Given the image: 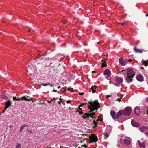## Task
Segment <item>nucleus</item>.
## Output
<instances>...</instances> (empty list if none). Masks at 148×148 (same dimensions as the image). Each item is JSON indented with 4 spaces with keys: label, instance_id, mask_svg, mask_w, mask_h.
<instances>
[{
    "label": "nucleus",
    "instance_id": "nucleus-1",
    "mask_svg": "<svg viewBox=\"0 0 148 148\" xmlns=\"http://www.w3.org/2000/svg\"><path fill=\"white\" fill-rule=\"evenodd\" d=\"M136 71L132 69H129L128 70L127 72V76L125 78V80L127 82L130 83L133 81L132 78L135 75Z\"/></svg>",
    "mask_w": 148,
    "mask_h": 148
},
{
    "label": "nucleus",
    "instance_id": "nucleus-2",
    "mask_svg": "<svg viewBox=\"0 0 148 148\" xmlns=\"http://www.w3.org/2000/svg\"><path fill=\"white\" fill-rule=\"evenodd\" d=\"M90 105L88 106V108L90 110L89 112L96 110L100 108L99 104L97 100H95L93 102L92 101L89 102Z\"/></svg>",
    "mask_w": 148,
    "mask_h": 148
},
{
    "label": "nucleus",
    "instance_id": "nucleus-3",
    "mask_svg": "<svg viewBox=\"0 0 148 148\" xmlns=\"http://www.w3.org/2000/svg\"><path fill=\"white\" fill-rule=\"evenodd\" d=\"M123 110H120L117 113L116 117V120L120 122H123L124 119H120V117L123 114Z\"/></svg>",
    "mask_w": 148,
    "mask_h": 148
},
{
    "label": "nucleus",
    "instance_id": "nucleus-4",
    "mask_svg": "<svg viewBox=\"0 0 148 148\" xmlns=\"http://www.w3.org/2000/svg\"><path fill=\"white\" fill-rule=\"evenodd\" d=\"M123 110V113L125 116H128L130 114L132 108L130 107H127L125 108Z\"/></svg>",
    "mask_w": 148,
    "mask_h": 148
},
{
    "label": "nucleus",
    "instance_id": "nucleus-5",
    "mask_svg": "<svg viewBox=\"0 0 148 148\" xmlns=\"http://www.w3.org/2000/svg\"><path fill=\"white\" fill-rule=\"evenodd\" d=\"M127 59L126 58H121L119 60V62L121 65L124 66L127 64Z\"/></svg>",
    "mask_w": 148,
    "mask_h": 148
},
{
    "label": "nucleus",
    "instance_id": "nucleus-6",
    "mask_svg": "<svg viewBox=\"0 0 148 148\" xmlns=\"http://www.w3.org/2000/svg\"><path fill=\"white\" fill-rule=\"evenodd\" d=\"M95 114L94 112L92 113H85L82 117L84 119L88 118L89 117L92 118L93 116L95 115Z\"/></svg>",
    "mask_w": 148,
    "mask_h": 148
},
{
    "label": "nucleus",
    "instance_id": "nucleus-7",
    "mask_svg": "<svg viewBox=\"0 0 148 148\" xmlns=\"http://www.w3.org/2000/svg\"><path fill=\"white\" fill-rule=\"evenodd\" d=\"M123 81V79L120 77H117L116 78L115 84L117 86H119Z\"/></svg>",
    "mask_w": 148,
    "mask_h": 148
},
{
    "label": "nucleus",
    "instance_id": "nucleus-8",
    "mask_svg": "<svg viewBox=\"0 0 148 148\" xmlns=\"http://www.w3.org/2000/svg\"><path fill=\"white\" fill-rule=\"evenodd\" d=\"M89 139L92 142H96L98 140L97 136L94 134L90 136Z\"/></svg>",
    "mask_w": 148,
    "mask_h": 148
},
{
    "label": "nucleus",
    "instance_id": "nucleus-9",
    "mask_svg": "<svg viewBox=\"0 0 148 148\" xmlns=\"http://www.w3.org/2000/svg\"><path fill=\"white\" fill-rule=\"evenodd\" d=\"M141 111L140 107L138 106L136 107L134 110V113L137 115H139Z\"/></svg>",
    "mask_w": 148,
    "mask_h": 148
},
{
    "label": "nucleus",
    "instance_id": "nucleus-10",
    "mask_svg": "<svg viewBox=\"0 0 148 148\" xmlns=\"http://www.w3.org/2000/svg\"><path fill=\"white\" fill-rule=\"evenodd\" d=\"M103 74L109 77L111 75V72L109 69H106L104 71Z\"/></svg>",
    "mask_w": 148,
    "mask_h": 148
},
{
    "label": "nucleus",
    "instance_id": "nucleus-11",
    "mask_svg": "<svg viewBox=\"0 0 148 148\" xmlns=\"http://www.w3.org/2000/svg\"><path fill=\"white\" fill-rule=\"evenodd\" d=\"M131 123L132 125L134 127H138L140 125L139 123L133 120H131Z\"/></svg>",
    "mask_w": 148,
    "mask_h": 148
},
{
    "label": "nucleus",
    "instance_id": "nucleus-12",
    "mask_svg": "<svg viewBox=\"0 0 148 148\" xmlns=\"http://www.w3.org/2000/svg\"><path fill=\"white\" fill-rule=\"evenodd\" d=\"M136 79L139 81H143L144 80L143 77L141 74H139L136 77Z\"/></svg>",
    "mask_w": 148,
    "mask_h": 148
},
{
    "label": "nucleus",
    "instance_id": "nucleus-13",
    "mask_svg": "<svg viewBox=\"0 0 148 148\" xmlns=\"http://www.w3.org/2000/svg\"><path fill=\"white\" fill-rule=\"evenodd\" d=\"M139 130L142 132H144L148 130V128L145 126H141L139 127Z\"/></svg>",
    "mask_w": 148,
    "mask_h": 148
},
{
    "label": "nucleus",
    "instance_id": "nucleus-14",
    "mask_svg": "<svg viewBox=\"0 0 148 148\" xmlns=\"http://www.w3.org/2000/svg\"><path fill=\"white\" fill-rule=\"evenodd\" d=\"M134 50L135 52L136 53H142L143 50L141 49H137L136 46L134 48Z\"/></svg>",
    "mask_w": 148,
    "mask_h": 148
},
{
    "label": "nucleus",
    "instance_id": "nucleus-15",
    "mask_svg": "<svg viewBox=\"0 0 148 148\" xmlns=\"http://www.w3.org/2000/svg\"><path fill=\"white\" fill-rule=\"evenodd\" d=\"M29 97V96H27V97H26V96H23L21 97V100H23L25 101H30V100L29 99L30 98L29 97L28 98H27Z\"/></svg>",
    "mask_w": 148,
    "mask_h": 148
},
{
    "label": "nucleus",
    "instance_id": "nucleus-16",
    "mask_svg": "<svg viewBox=\"0 0 148 148\" xmlns=\"http://www.w3.org/2000/svg\"><path fill=\"white\" fill-rule=\"evenodd\" d=\"M99 121V119H97L96 121L94 120L93 121V125H94L93 126V127L94 128H95L97 126V124H98Z\"/></svg>",
    "mask_w": 148,
    "mask_h": 148
},
{
    "label": "nucleus",
    "instance_id": "nucleus-17",
    "mask_svg": "<svg viewBox=\"0 0 148 148\" xmlns=\"http://www.w3.org/2000/svg\"><path fill=\"white\" fill-rule=\"evenodd\" d=\"M110 114L111 116L114 119H116V114L114 111H112L110 112Z\"/></svg>",
    "mask_w": 148,
    "mask_h": 148
},
{
    "label": "nucleus",
    "instance_id": "nucleus-18",
    "mask_svg": "<svg viewBox=\"0 0 148 148\" xmlns=\"http://www.w3.org/2000/svg\"><path fill=\"white\" fill-rule=\"evenodd\" d=\"M124 142L127 145H129L131 143L130 140L128 138L127 139H125Z\"/></svg>",
    "mask_w": 148,
    "mask_h": 148
},
{
    "label": "nucleus",
    "instance_id": "nucleus-19",
    "mask_svg": "<svg viewBox=\"0 0 148 148\" xmlns=\"http://www.w3.org/2000/svg\"><path fill=\"white\" fill-rule=\"evenodd\" d=\"M106 59H104L102 60V64L101 65V67H105L107 66L106 64Z\"/></svg>",
    "mask_w": 148,
    "mask_h": 148
},
{
    "label": "nucleus",
    "instance_id": "nucleus-20",
    "mask_svg": "<svg viewBox=\"0 0 148 148\" xmlns=\"http://www.w3.org/2000/svg\"><path fill=\"white\" fill-rule=\"evenodd\" d=\"M137 142L138 143L140 146L141 147H143V148H145V146L144 145V144L143 143H141L139 141H138Z\"/></svg>",
    "mask_w": 148,
    "mask_h": 148
},
{
    "label": "nucleus",
    "instance_id": "nucleus-21",
    "mask_svg": "<svg viewBox=\"0 0 148 148\" xmlns=\"http://www.w3.org/2000/svg\"><path fill=\"white\" fill-rule=\"evenodd\" d=\"M28 126V125H23L21 126V127L20 128V132H21L23 129H24V128L25 127H27Z\"/></svg>",
    "mask_w": 148,
    "mask_h": 148
},
{
    "label": "nucleus",
    "instance_id": "nucleus-22",
    "mask_svg": "<svg viewBox=\"0 0 148 148\" xmlns=\"http://www.w3.org/2000/svg\"><path fill=\"white\" fill-rule=\"evenodd\" d=\"M11 104V102L10 101H8L6 103L5 105L6 106V108H8Z\"/></svg>",
    "mask_w": 148,
    "mask_h": 148
},
{
    "label": "nucleus",
    "instance_id": "nucleus-23",
    "mask_svg": "<svg viewBox=\"0 0 148 148\" xmlns=\"http://www.w3.org/2000/svg\"><path fill=\"white\" fill-rule=\"evenodd\" d=\"M142 64H144L145 66H147L148 65V63L145 61L143 60L142 62Z\"/></svg>",
    "mask_w": 148,
    "mask_h": 148
},
{
    "label": "nucleus",
    "instance_id": "nucleus-24",
    "mask_svg": "<svg viewBox=\"0 0 148 148\" xmlns=\"http://www.w3.org/2000/svg\"><path fill=\"white\" fill-rule=\"evenodd\" d=\"M94 88H96V86H92L91 88V89L92 90V92L94 93L96 91L95 90H94Z\"/></svg>",
    "mask_w": 148,
    "mask_h": 148
},
{
    "label": "nucleus",
    "instance_id": "nucleus-25",
    "mask_svg": "<svg viewBox=\"0 0 148 148\" xmlns=\"http://www.w3.org/2000/svg\"><path fill=\"white\" fill-rule=\"evenodd\" d=\"M105 138H106L108 137L109 136V134L108 132H105L104 134Z\"/></svg>",
    "mask_w": 148,
    "mask_h": 148
},
{
    "label": "nucleus",
    "instance_id": "nucleus-26",
    "mask_svg": "<svg viewBox=\"0 0 148 148\" xmlns=\"http://www.w3.org/2000/svg\"><path fill=\"white\" fill-rule=\"evenodd\" d=\"M13 99L14 100H17V101H20L21 100V98H17L16 97H13Z\"/></svg>",
    "mask_w": 148,
    "mask_h": 148
},
{
    "label": "nucleus",
    "instance_id": "nucleus-27",
    "mask_svg": "<svg viewBox=\"0 0 148 148\" xmlns=\"http://www.w3.org/2000/svg\"><path fill=\"white\" fill-rule=\"evenodd\" d=\"M1 96H2V97L3 99H4L5 100H6L8 99L7 97L5 95H2Z\"/></svg>",
    "mask_w": 148,
    "mask_h": 148
},
{
    "label": "nucleus",
    "instance_id": "nucleus-28",
    "mask_svg": "<svg viewBox=\"0 0 148 148\" xmlns=\"http://www.w3.org/2000/svg\"><path fill=\"white\" fill-rule=\"evenodd\" d=\"M21 148V145L20 144L18 143L17 144L16 148Z\"/></svg>",
    "mask_w": 148,
    "mask_h": 148
},
{
    "label": "nucleus",
    "instance_id": "nucleus-29",
    "mask_svg": "<svg viewBox=\"0 0 148 148\" xmlns=\"http://www.w3.org/2000/svg\"><path fill=\"white\" fill-rule=\"evenodd\" d=\"M42 84L43 86H47L48 85L50 86L51 85V84L50 83H49L48 84L44 83V84Z\"/></svg>",
    "mask_w": 148,
    "mask_h": 148
},
{
    "label": "nucleus",
    "instance_id": "nucleus-30",
    "mask_svg": "<svg viewBox=\"0 0 148 148\" xmlns=\"http://www.w3.org/2000/svg\"><path fill=\"white\" fill-rule=\"evenodd\" d=\"M77 111L80 114H82L83 112H82L81 110H77Z\"/></svg>",
    "mask_w": 148,
    "mask_h": 148
},
{
    "label": "nucleus",
    "instance_id": "nucleus-31",
    "mask_svg": "<svg viewBox=\"0 0 148 148\" xmlns=\"http://www.w3.org/2000/svg\"><path fill=\"white\" fill-rule=\"evenodd\" d=\"M62 97L61 96H60V99H59L60 101L61 102L62 101L63 99Z\"/></svg>",
    "mask_w": 148,
    "mask_h": 148
},
{
    "label": "nucleus",
    "instance_id": "nucleus-32",
    "mask_svg": "<svg viewBox=\"0 0 148 148\" xmlns=\"http://www.w3.org/2000/svg\"><path fill=\"white\" fill-rule=\"evenodd\" d=\"M117 100L119 101H121V98H120V99L119 98H117Z\"/></svg>",
    "mask_w": 148,
    "mask_h": 148
},
{
    "label": "nucleus",
    "instance_id": "nucleus-33",
    "mask_svg": "<svg viewBox=\"0 0 148 148\" xmlns=\"http://www.w3.org/2000/svg\"><path fill=\"white\" fill-rule=\"evenodd\" d=\"M66 102H67V103H69L71 102V100H69L68 101H67Z\"/></svg>",
    "mask_w": 148,
    "mask_h": 148
},
{
    "label": "nucleus",
    "instance_id": "nucleus-34",
    "mask_svg": "<svg viewBox=\"0 0 148 148\" xmlns=\"http://www.w3.org/2000/svg\"><path fill=\"white\" fill-rule=\"evenodd\" d=\"M131 61H132V60H131L130 59H129V60L127 59V61H128L129 62H131Z\"/></svg>",
    "mask_w": 148,
    "mask_h": 148
},
{
    "label": "nucleus",
    "instance_id": "nucleus-35",
    "mask_svg": "<svg viewBox=\"0 0 148 148\" xmlns=\"http://www.w3.org/2000/svg\"><path fill=\"white\" fill-rule=\"evenodd\" d=\"M145 134L147 136H148V131L146 132L145 133Z\"/></svg>",
    "mask_w": 148,
    "mask_h": 148
},
{
    "label": "nucleus",
    "instance_id": "nucleus-36",
    "mask_svg": "<svg viewBox=\"0 0 148 148\" xmlns=\"http://www.w3.org/2000/svg\"><path fill=\"white\" fill-rule=\"evenodd\" d=\"M77 110H81V111H82V109L80 108H79Z\"/></svg>",
    "mask_w": 148,
    "mask_h": 148
},
{
    "label": "nucleus",
    "instance_id": "nucleus-37",
    "mask_svg": "<svg viewBox=\"0 0 148 148\" xmlns=\"http://www.w3.org/2000/svg\"><path fill=\"white\" fill-rule=\"evenodd\" d=\"M12 125H10L9 126V127H10V128L11 129L12 128Z\"/></svg>",
    "mask_w": 148,
    "mask_h": 148
},
{
    "label": "nucleus",
    "instance_id": "nucleus-38",
    "mask_svg": "<svg viewBox=\"0 0 148 148\" xmlns=\"http://www.w3.org/2000/svg\"><path fill=\"white\" fill-rule=\"evenodd\" d=\"M111 96V95H108L107 96V98H108V97Z\"/></svg>",
    "mask_w": 148,
    "mask_h": 148
},
{
    "label": "nucleus",
    "instance_id": "nucleus-39",
    "mask_svg": "<svg viewBox=\"0 0 148 148\" xmlns=\"http://www.w3.org/2000/svg\"><path fill=\"white\" fill-rule=\"evenodd\" d=\"M84 94V93L83 92H82V93H79V94L81 95H83Z\"/></svg>",
    "mask_w": 148,
    "mask_h": 148
},
{
    "label": "nucleus",
    "instance_id": "nucleus-40",
    "mask_svg": "<svg viewBox=\"0 0 148 148\" xmlns=\"http://www.w3.org/2000/svg\"><path fill=\"white\" fill-rule=\"evenodd\" d=\"M61 102L60 101L58 102V103L59 104V105H60L61 104V103H60Z\"/></svg>",
    "mask_w": 148,
    "mask_h": 148
},
{
    "label": "nucleus",
    "instance_id": "nucleus-41",
    "mask_svg": "<svg viewBox=\"0 0 148 148\" xmlns=\"http://www.w3.org/2000/svg\"><path fill=\"white\" fill-rule=\"evenodd\" d=\"M48 102L49 103H51V101H48Z\"/></svg>",
    "mask_w": 148,
    "mask_h": 148
},
{
    "label": "nucleus",
    "instance_id": "nucleus-42",
    "mask_svg": "<svg viewBox=\"0 0 148 148\" xmlns=\"http://www.w3.org/2000/svg\"><path fill=\"white\" fill-rule=\"evenodd\" d=\"M53 91L55 92H56L57 91V90H56L55 89L53 90Z\"/></svg>",
    "mask_w": 148,
    "mask_h": 148
},
{
    "label": "nucleus",
    "instance_id": "nucleus-43",
    "mask_svg": "<svg viewBox=\"0 0 148 148\" xmlns=\"http://www.w3.org/2000/svg\"><path fill=\"white\" fill-rule=\"evenodd\" d=\"M56 99L55 98H53L51 100V101H53V100H55Z\"/></svg>",
    "mask_w": 148,
    "mask_h": 148
},
{
    "label": "nucleus",
    "instance_id": "nucleus-44",
    "mask_svg": "<svg viewBox=\"0 0 148 148\" xmlns=\"http://www.w3.org/2000/svg\"><path fill=\"white\" fill-rule=\"evenodd\" d=\"M6 108V106L5 107V110H6V109L7 108Z\"/></svg>",
    "mask_w": 148,
    "mask_h": 148
},
{
    "label": "nucleus",
    "instance_id": "nucleus-45",
    "mask_svg": "<svg viewBox=\"0 0 148 148\" xmlns=\"http://www.w3.org/2000/svg\"><path fill=\"white\" fill-rule=\"evenodd\" d=\"M5 110H4L3 111V112H2V113H1V114L3 113H4V112H5Z\"/></svg>",
    "mask_w": 148,
    "mask_h": 148
},
{
    "label": "nucleus",
    "instance_id": "nucleus-46",
    "mask_svg": "<svg viewBox=\"0 0 148 148\" xmlns=\"http://www.w3.org/2000/svg\"><path fill=\"white\" fill-rule=\"evenodd\" d=\"M147 114H148V108H147Z\"/></svg>",
    "mask_w": 148,
    "mask_h": 148
},
{
    "label": "nucleus",
    "instance_id": "nucleus-47",
    "mask_svg": "<svg viewBox=\"0 0 148 148\" xmlns=\"http://www.w3.org/2000/svg\"><path fill=\"white\" fill-rule=\"evenodd\" d=\"M146 99L147 101L148 102V97Z\"/></svg>",
    "mask_w": 148,
    "mask_h": 148
},
{
    "label": "nucleus",
    "instance_id": "nucleus-48",
    "mask_svg": "<svg viewBox=\"0 0 148 148\" xmlns=\"http://www.w3.org/2000/svg\"><path fill=\"white\" fill-rule=\"evenodd\" d=\"M146 16H148V14H146Z\"/></svg>",
    "mask_w": 148,
    "mask_h": 148
},
{
    "label": "nucleus",
    "instance_id": "nucleus-49",
    "mask_svg": "<svg viewBox=\"0 0 148 148\" xmlns=\"http://www.w3.org/2000/svg\"><path fill=\"white\" fill-rule=\"evenodd\" d=\"M121 24H122V25H124V23H121Z\"/></svg>",
    "mask_w": 148,
    "mask_h": 148
},
{
    "label": "nucleus",
    "instance_id": "nucleus-50",
    "mask_svg": "<svg viewBox=\"0 0 148 148\" xmlns=\"http://www.w3.org/2000/svg\"><path fill=\"white\" fill-rule=\"evenodd\" d=\"M28 132H31V131H28Z\"/></svg>",
    "mask_w": 148,
    "mask_h": 148
},
{
    "label": "nucleus",
    "instance_id": "nucleus-51",
    "mask_svg": "<svg viewBox=\"0 0 148 148\" xmlns=\"http://www.w3.org/2000/svg\"><path fill=\"white\" fill-rule=\"evenodd\" d=\"M82 106V105H80L79 107H81Z\"/></svg>",
    "mask_w": 148,
    "mask_h": 148
},
{
    "label": "nucleus",
    "instance_id": "nucleus-52",
    "mask_svg": "<svg viewBox=\"0 0 148 148\" xmlns=\"http://www.w3.org/2000/svg\"><path fill=\"white\" fill-rule=\"evenodd\" d=\"M92 73H95V72L94 71H92Z\"/></svg>",
    "mask_w": 148,
    "mask_h": 148
},
{
    "label": "nucleus",
    "instance_id": "nucleus-53",
    "mask_svg": "<svg viewBox=\"0 0 148 148\" xmlns=\"http://www.w3.org/2000/svg\"><path fill=\"white\" fill-rule=\"evenodd\" d=\"M85 147H86V145H85V146H84Z\"/></svg>",
    "mask_w": 148,
    "mask_h": 148
},
{
    "label": "nucleus",
    "instance_id": "nucleus-54",
    "mask_svg": "<svg viewBox=\"0 0 148 148\" xmlns=\"http://www.w3.org/2000/svg\"><path fill=\"white\" fill-rule=\"evenodd\" d=\"M147 84H148V82H147Z\"/></svg>",
    "mask_w": 148,
    "mask_h": 148
}]
</instances>
